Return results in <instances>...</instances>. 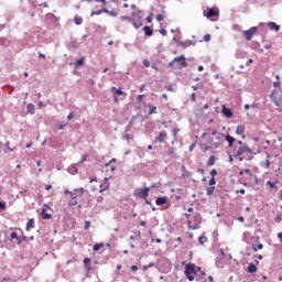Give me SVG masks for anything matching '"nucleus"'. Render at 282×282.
Returning a JSON list of instances; mask_svg holds the SVG:
<instances>
[{"label":"nucleus","mask_w":282,"mask_h":282,"mask_svg":"<svg viewBox=\"0 0 282 282\" xmlns=\"http://www.w3.org/2000/svg\"><path fill=\"white\" fill-rule=\"evenodd\" d=\"M193 274H196L195 271V264L188 263L185 265V276L188 279V281H195V276Z\"/></svg>","instance_id":"f257e3e1"},{"label":"nucleus","mask_w":282,"mask_h":282,"mask_svg":"<svg viewBox=\"0 0 282 282\" xmlns=\"http://www.w3.org/2000/svg\"><path fill=\"white\" fill-rule=\"evenodd\" d=\"M257 32H259V28L252 26L247 31H242V34H243L246 41H252V36H254V34H257Z\"/></svg>","instance_id":"f03ea898"},{"label":"nucleus","mask_w":282,"mask_h":282,"mask_svg":"<svg viewBox=\"0 0 282 282\" xmlns=\"http://www.w3.org/2000/svg\"><path fill=\"white\" fill-rule=\"evenodd\" d=\"M243 153H252V149L248 148L247 145L239 147L236 153L234 154V158H239L243 155Z\"/></svg>","instance_id":"7ed1b4c3"},{"label":"nucleus","mask_w":282,"mask_h":282,"mask_svg":"<svg viewBox=\"0 0 282 282\" xmlns=\"http://www.w3.org/2000/svg\"><path fill=\"white\" fill-rule=\"evenodd\" d=\"M135 120H138L137 116L131 117L129 123L124 128L126 133H129L133 129L135 126Z\"/></svg>","instance_id":"20e7f679"},{"label":"nucleus","mask_w":282,"mask_h":282,"mask_svg":"<svg viewBox=\"0 0 282 282\" xmlns=\"http://www.w3.org/2000/svg\"><path fill=\"white\" fill-rule=\"evenodd\" d=\"M10 241H13L17 246H21V236H19L17 231H13L10 234Z\"/></svg>","instance_id":"39448f33"},{"label":"nucleus","mask_w":282,"mask_h":282,"mask_svg":"<svg viewBox=\"0 0 282 282\" xmlns=\"http://www.w3.org/2000/svg\"><path fill=\"white\" fill-rule=\"evenodd\" d=\"M102 11H104V13L107 14L108 17H113V18H116V17H118V14H120V13L118 12V9H112L111 11H109V9L105 8V6H102Z\"/></svg>","instance_id":"423d86ee"},{"label":"nucleus","mask_w":282,"mask_h":282,"mask_svg":"<svg viewBox=\"0 0 282 282\" xmlns=\"http://www.w3.org/2000/svg\"><path fill=\"white\" fill-rule=\"evenodd\" d=\"M174 62H176V65L180 63V65H182V67H188V63H186V57L184 55L174 57Z\"/></svg>","instance_id":"0eeeda50"},{"label":"nucleus","mask_w":282,"mask_h":282,"mask_svg":"<svg viewBox=\"0 0 282 282\" xmlns=\"http://www.w3.org/2000/svg\"><path fill=\"white\" fill-rule=\"evenodd\" d=\"M149 191H151V188L144 187V188L140 189V191L137 193V195H138L139 197H141L142 199H147V197H149Z\"/></svg>","instance_id":"6e6552de"},{"label":"nucleus","mask_w":282,"mask_h":282,"mask_svg":"<svg viewBox=\"0 0 282 282\" xmlns=\"http://www.w3.org/2000/svg\"><path fill=\"white\" fill-rule=\"evenodd\" d=\"M221 113L225 118H232V109L226 107V105L223 106Z\"/></svg>","instance_id":"1a4fd4ad"},{"label":"nucleus","mask_w":282,"mask_h":282,"mask_svg":"<svg viewBox=\"0 0 282 282\" xmlns=\"http://www.w3.org/2000/svg\"><path fill=\"white\" fill-rule=\"evenodd\" d=\"M156 206H164V204H169V197L161 196L155 199Z\"/></svg>","instance_id":"9d476101"},{"label":"nucleus","mask_w":282,"mask_h":282,"mask_svg":"<svg viewBox=\"0 0 282 282\" xmlns=\"http://www.w3.org/2000/svg\"><path fill=\"white\" fill-rule=\"evenodd\" d=\"M267 26L269 30H273L274 32H279L281 30V25L276 24L275 22H268Z\"/></svg>","instance_id":"9b49d317"},{"label":"nucleus","mask_w":282,"mask_h":282,"mask_svg":"<svg viewBox=\"0 0 282 282\" xmlns=\"http://www.w3.org/2000/svg\"><path fill=\"white\" fill-rule=\"evenodd\" d=\"M197 42H193L191 40H186L185 42H178V45L186 50V47H191V45H196Z\"/></svg>","instance_id":"f8f14e48"},{"label":"nucleus","mask_w":282,"mask_h":282,"mask_svg":"<svg viewBox=\"0 0 282 282\" xmlns=\"http://www.w3.org/2000/svg\"><path fill=\"white\" fill-rule=\"evenodd\" d=\"M158 142H166V131H161L159 135L155 138Z\"/></svg>","instance_id":"ddd939ff"},{"label":"nucleus","mask_w":282,"mask_h":282,"mask_svg":"<svg viewBox=\"0 0 282 282\" xmlns=\"http://www.w3.org/2000/svg\"><path fill=\"white\" fill-rule=\"evenodd\" d=\"M226 142H228V147L232 148L235 144L236 140L235 137H231L230 134L225 135Z\"/></svg>","instance_id":"4468645a"},{"label":"nucleus","mask_w":282,"mask_h":282,"mask_svg":"<svg viewBox=\"0 0 282 282\" xmlns=\"http://www.w3.org/2000/svg\"><path fill=\"white\" fill-rule=\"evenodd\" d=\"M246 133V126L239 124L236 128V135H243Z\"/></svg>","instance_id":"2eb2a0df"},{"label":"nucleus","mask_w":282,"mask_h":282,"mask_svg":"<svg viewBox=\"0 0 282 282\" xmlns=\"http://www.w3.org/2000/svg\"><path fill=\"white\" fill-rule=\"evenodd\" d=\"M218 15L219 13L215 9H209L206 14L207 19H213L214 17H218Z\"/></svg>","instance_id":"dca6fc26"},{"label":"nucleus","mask_w":282,"mask_h":282,"mask_svg":"<svg viewBox=\"0 0 282 282\" xmlns=\"http://www.w3.org/2000/svg\"><path fill=\"white\" fill-rule=\"evenodd\" d=\"M34 228V218H31L28 223H26V227H25V230L28 232H30V230H33Z\"/></svg>","instance_id":"f3484780"},{"label":"nucleus","mask_w":282,"mask_h":282,"mask_svg":"<svg viewBox=\"0 0 282 282\" xmlns=\"http://www.w3.org/2000/svg\"><path fill=\"white\" fill-rule=\"evenodd\" d=\"M26 113H31V116H34V113H35L34 104H28Z\"/></svg>","instance_id":"a211bd4d"},{"label":"nucleus","mask_w":282,"mask_h":282,"mask_svg":"<svg viewBox=\"0 0 282 282\" xmlns=\"http://www.w3.org/2000/svg\"><path fill=\"white\" fill-rule=\"evenodd\" d=\"M247 271L250 273V274H254V272H257V264L254 263H250L247 268Z\"/></svg>","instance_id":"6ab92c4d"},{"label":"nucleus","mask_w":282,"mask_h":282,"mask_svg":"<svg viewBox=\"0 0 282 282\" xmlns=\"http://www.w3.org/2000/svg\"><path fill=\"white\" fill-rule=\"evenodd\" d=\"M131 23H132L133 28H135V30H140V28H142V20L133 19Z\"/></svg>","instance_id":"aec40b11"},{"label":"nucleus","mask_w":282,"mask_h":282,"mask_svg":"<svg viewBox=\"0 0 282 282\" xmlns=\"http://www.w3.org/2000/svg\"><path fill=\"white\" fill-rule=\"evenodd\" d=\"M79 44L78 41L74 40L68 44V50H78Z\"/></svg>","instance_id":"412c9836"},{"label":"nucleus","mask_w":282,"mask_h":282,"mask_svg":"<svg viewBox=\"0 0 282 282\" xmlns=\"http://www.w3.org/2000/svg\"><path fill=\"white\" fill-rule=\"evenodd\" d=\"M112 94H115V96H123L124 91H122V88L112 87Z\"/></svg>","instance_id":"4be33fe9"},{"label":"nucleus","mask_w":282,"mask_h":282,"mask_svg":"<svg viewBox=\"0 0 282 282\" xmlns=\"http://www.w3.org/2000/svg\"><path fill=\"white\" fill-rule=\"evenodd\" d=\"M82 65H85V56L76 61L75 68L78 69V67H82Z\"/></svg>","instance_id":"5701e85b"},{"label":"nucleus","mask_w":282,"mask_h":282,"mask_svg":"<svg viewBox=\"0 0 282 282\" xmlns=\"http://www.w3.org/2000/svg\"><path fill=\"white\" fill-rule=\"evenodd\" d=\"M140 14H142L141 10L132 12V17H133L134 20L137 19L139 21H142V15H140Z\"/></svg>","instance_id":"b1692460"},{"label":"nucleus","mask_w":282,"mask_h":282,"mask_svg":"<svg viewBox=\"0 0 282 282\" xmlns=\"http://www.w3.org/2000/svg\"><path fill=\"white\" fill-rule=\"evenodd\" d=\"M143 32L145 36H153V30H151V26H144Z\"/></svg>","instance_id":"393cba45"},{"label":"nucleus","mask_w":282,"mask_h":282,"mask_svg":"<svg viewBox=\"0 0 282 282\" xmlns=\"http://www.w3.org/2000/svg\"><path fill=\"white\" fill-rule=\"evenodd\" d=\"M214 193H215V186L210 185L209 187L206 188V195L208 197H213Z\"/></svg>","instance_id":"a878e982"},{"label":"nucleus","mask_w":282,"mask_h":282,"mask_svg":"<svg viewBox=\"0 0 282 282\" xmlns=\"http://www.w3.org/2000/svg\"><path fill=\"white\" fill-rule=\"evenodd\" d=\"M42 219H52V215L47 214V210H45V208L42 209Z\"/></svg>","instance_id":"bb28decb"},{"label":"nucleus","mask_w":282,"mask_h":282,"mask_svg":"<svg viewBox=\"0 0 282 282\" xmlns=\"http://www.w3.org/2000/svg\"><path fill=\"white\" fill-rule=\"evenodd\" d=\"M74 23H75V25H83V18L79 15H75Z\"/></svg>","instance_id":"cd10ccee"},{"label":"nucleus","mask_w":282,"mask_h":282,"mask_svg":"<svg viewBox=\"0 0 282 282\" xmlns=\"http://www.w3.org/2000/svg\"><path fill=\"white\" fill-rule=\"evenodd\" d=\"M251 249L253 252H258V250H263V243L252 245Z\"/></svg>","instance_id":"c85d7f7f"},{"label":"nucleus","mask_w":282,"mask_h":282,"mask_svg":"<svg viewBox=\"0 0 282 282\" xmlns=\"http://www.w3.org/2000/svg\"><path fill=\"white\" fill-rule=\"evenodd\" d=\"M120 21H128V23H133V18L127 17V15H121Z\"/></svg>","instance_id":"c756f323"},{"label":"nucleus","mask_w":282,"mask_h":282,"mask_svg":"<svg viewBox=\"0 0 282 282\" xmlns=\"http://www.w3.org/2000/svg\"><path fill=\"white\" fill-rule=\"evenodd\" d=\"M207 166H215V155H210L207 161Z\"/></svg>","instance_id":"7c9ffc66"},{"label":"nucleus","mask_w":282,"mask_h":282,"mask_svg":"<svg viewBox=\"0 0 282 282\" xmlns=\"http://www.w3.org/2000/svg\"><path fill=\"white\" fill-rule=\"evenodd\" d=\"M102 12H105V11H102V7H101L100 10L93 11V12L90 13V17H99V14H102Z\"/></svg>","instance_id":"2f4dec72"},{"label":"nucleus","mask_w":282,"mask_h":282,"mask_svg":"<svg viewBox=\"0 0 282 282\" xmlns=\"http://www.w3.org/2000/svg\"><path fill=\"white\" fill-rule=\"evenodd\" d=\"M206 241H208V238H207L206 236H200V237L198 238V242H199L202 246H204V243H206Z\"/></svg>","instance_id":"473e14b6"},{"label":"nucleus","mask_w":282,"mask_h":282,"mask_svg":"<svg viewBox=\"0 0 282 282\" xmlns=\"http://www.w3.org/2000/svg\"><path fill=\"white\" fill-rule=\"evenodd\" d=\"M158 113V107L150 105V111L149 115Z\"/></svg>","instance_id":"72a5a7b5"},{"label":"nucleus","mask_w":282,"mask_h":282,"mask_svg":"<svg viewBox=\"0 0 282 282\" xmlns=\"http://www.w3.org/2000/svg\"><path fill=\"white\" fill-rule=\"evenodd\" d=\"M216 265H217L218 268H224V259L217 258V259H216Z\"/></svg>","instance_id":"f704fd0d"},{"label":"nucleus","mask_w":282,"mask_h":282,"mask_svg":"<svg viewBox=\"0 0 282 282\" xmlns=\"http://www.w3.org/2000/svg\"><path fill=\"white\" fill-rule=\"evenodd\" d=\"M169 67H172V69H177L178 64H177L176 62H174V59H173V61H171V62L169 63Z\"/></svg>","instance_id":"c9c22d12"},{"label":"nucleus","mask_w":282,"mask_h":282,"mask_svg":"<svg viewBox=\"0 0 282 282\" xmlns=\"http://www.w3.org/2000/svg\"><path fill=\"white\" fill-rule=\"evenodd\" d=\"M270 99H271L272 102L276 106V102H278V100H279V98L276 97V95L271 94V95H270Z\"/></svg>","instance_id":"e433bc0d"},{"label":"nucleus","mask_w":282,"mask_h":282,"mask_svg":"<svg viewBox=\"0 0 282 282\" xmlns=\"http://www.w3.org/2000/svg\"><path fill=\"white\" fill-rule=\"evenodd\" d=\"M267 186H270V188H276V183H273L272 181H268Z\"/></svg>","instance_id":"4c0bfd02"},{"label":"nucleus","mask_w":282,"mask_h":282,"mask_svg":"<svg viewBox=\"0 0 282 282\" xmlns=\"http://www.w3.org/2000/svg\"><path fill=\"white\" fill-rule=\"evenodd\" d=\"M6 208H8V205L6 204V202L0 200V210H6Z\"/></svg>","instance_id":"58836bf2"},{"label":"nucleus","mask_w":282,"mask_h":282,"mask_svg":"<svg viewBox=\"0 0 282 282\" xmlns=\"http://www.w3.org/2000/svg\"><path fill=\"white\" fill-rule=\"evenodd\" d=\"M90 226H91V223L89 220H86L84 225V229L89 230Z\"/></svg>","instance_id":"ea45409f"},{"label":"nucleus","mask_w":282,"mask_h":282,"mask_svg":"<svg viewBox=\"0 0 282 282\" xmlns=\"http://www.w3.org/2000/svg\"><path fill=\"white\" fill-rule=\"evenodd\" d=\"M275 107H282V95H280V97L278 98Z\"/></svg>","instance_id":"a19ab883"},{"label":"nucleus","mask_w":282,"mask_h":282,"mask_svg":"<svg viewBox=\"0 0 282 282\" xmlns=\"http://www.w3.org/2000/svg\"><path fill=\"white\" fill-rule=\"evenodd\" d=\"M100 193H104V191H107V188H109V184H104V185H100Z\"/></svg>","instance_id":"79ce46f5"},{"label":"nucleus","mask_w":282,"mask_h":282,"mask_svg":"<svg viewBox=\"0 0 282 282\" xmlns=\"http://www.w3.org/2000/svg\"><path fill=\"white\" fill-rule=\"evenodd\" d=\"M208 184L209 186H215V184H217V180H215V177H212Z\"/></svg>","instance_id":"37998d69"},{"label":"nucleus","mask_w":282,"mask_h":282,"mask_svg":"<svg viewBox=\"0 0 282 282\" xmlns=\"http://www.w3.org/2000/svg\"><path fill=\"white\" fill-rule=\"evenodd\" d=\"M142 100H144V95H138L137 102H142Z\"/></svg>","instance_id":"c03bdc74"},{"label":"nucleus","mask_w":282,"mask_h":282,"mask_svg":"<svg viewBox=\"0 0 282 282\" xmlns=\"http://www.w3.org/2000/svg\"><path fill=\"white\" fill-rule=\"evenodd\" d=\"M204 41H205V43H208L210 41V34H205Z\"/></svg>","instance_id":"a18cd8bd"},{"label":"nucleus","mask_w":282,"mask_h":282,"mask_svg":"<svg viewBox=\"0 0 282 282\" xmlns=\"http://www.w3.org/2000/svg\"><path fill=\"white\" fill-rule=\"evenodd\" d=\"M113 162H116V159H111L108 163L105 164L106 169L108 166H111V164H113Z\"/></svg>","instance_id":"49530a36"},{"label":"nucleus","mask_w":282,"mask_h":282,"mask_svg":"<svg viewBox=\"0 0 282 282\" xmlns=\"http://www.w3.org/2000/svg\"><path fill=\"white\" fill-rule=\"evenodd\" d=\"M93 250H94V252H98V250H100V245L96 243V245L93 247Z\"/></svg>","instance_id":"de8ad7c7"},{"label":"nucleus","mask_w":282,"mask_h":282,"mask_svg":"<svg viewBox=\"0 0 282 282\" xmlns=\"http://www.w3.org/2000/svg\"><path fill=\"white\" fill-rule=\"evenodd\" d=\"M143 65L144 67H151V62H149V59H144Z\"/></svg>","instance_id":"09e8293b"},{"label":"nucleus","mask_w":282,"mask_h":282,"mask_svg":"<svg viewBox=\"0 0 282 282\" xmlns=\"http://www.w3.org/2000/svg\"><path fill=\"white\" fill-rule=\"evenodd\" d=\"M89 263H91V259H89V258H84V264H85V265H89Z\"/></svg>","instance_id":"8fccbe9b"},{"label":"nucleus","mask_w":282,"mask_h":282,"mask_svg":"<svg viewBox=\"0 0 282 282\" xmlns=\"http://www.w3.org/2000/svg\"><path fill=\"white\" fill-rule=\"evenodd\" d=\"M166 153L167 155H173L175 153V150L173 148H170Z\"/></svg>","instance_id":"3c124183"},{"label":"nucleus","mask_w":282,"mask_h":282,"mask_svg":"<svg viewBox=\"0 0 282 282\" xmlns=\"http://www.w3.org/2000/svg\"><path fill=\"white\" fill-rule=\"evenodd\" d=\"M246 175H249V177H252V171L250 169L245 170Z\"/></svg>","instance_id":"603ef678"},{"label":"nucleus","mask_w":282,"mask_h":282,"mask_svg":"<svg viewBox=\"0 0 282 282\" xmlns=\"http://www.w3.org/2000/svg\"><path fill=\"white\" fill-rule=\"evenodd\" d=\"M97 3H102L107 8V0H96Z\"/></svg>","instance_id":"864d4df0"},{"label":"nucleus","mask_w":282,"mask_h":282,"mask_svg":"<svg viewBox=\"0 0 282 282\" xmlns=\"http://www.w3.org/2000/svg\"><path fill=\"white\" fill-rule=\"evenodd\" d=\"M159 32L162 34V36H166L167 34L166 29H161Z\"/></svg>","instance_id":"5fc2aeb1"},{"label":"nucleus","mask_w":282,"mask_h":282,"mask_svg":"<svg viewBox=\"0 0 282 282\" xmlns=\"http://www.w3.org/2000/svg\"><path fill=\"white\" fill-rule=\"evenodd\" d=\"M4 147L9 150V151H14L13 149L10 148V141H7L4 143Z\"/></svg>","instance_id":"6e6d98bb"},{"label":"nucleus","mask_w":282,"mask_h":282,"mask_svg":"<svg viewBox=\"0 0 282 282\" xmlns=\"http://www.w3.org/2000/svg\"><path fill=\"white\" fill-rule=\"evenodd\" d=\"M195 147H197V143H192L189 145V151H195Z\"/></svg>","instance_id":"4d7b16f0"},{"label":"nucleus","mask_w":282,"mask_h":282,"mask_svg":"<svg viewBox=\"0 0 282 282\" xmlns=\"http://www.w3.org/2000/svg\"><path fill=\"white\" fill-rule=\"evenodd\" d=\"M156 21H164V17L162 14L156 15Z\"/></svg>","instance_id":"13d9d810"},{"label":"nucleus","mask_w":282,"mask_h":282,"mask_svg":"<svg viewBox=\"0 0 282 282\" xmlns=\"http://www.w3.org/2000/svg\"><path fill=\"white\" fill-rule=\"evenodd\" d=\"M70 173H73V175H75V173H78V167H72Z\"/></svg>","instance_id":"bf43d9fd"},{"label":"nucleus","mask_w":282,"mask_h":282,"mask_svg":"<svg viewBox=\"0 0 282 282\" xmlns=\"http://www.w3.org/2000/svg\"><path fill=\"white\" fill-rule=\"evenodd\" d=\"M109 166H110L111 173H113V171H116V164L111 163Z\"/></svg>","instance_id":"052dcab7"},{"label":"nucleus","mask_w":282,"mask_h":282,"mask_svg":"<svg viewBox=\"0 0 282 282\" xmlns=\"http://www.w3.org/2000/svg\"><path fill=\"white\" fill-rule=\"evenodd\" d=\"M124 140H133V137H131V134L127 133V134L124 135Z\"/></svg>","instance_id":"680f3d73"},{"label":"nucleus","mask_w":282,"mask_h":282,"mask_svg":"<svg viewBox=\"0 0 282 282\" xmlns=\"http://www.w3.org/2000/svg\"><path fill=\"white\" fill-rule=\"evenodd\" d=\"M210 175H212V177H215L216 175H217V171L214 169V170H212L210 171Z\"/></svg>","instance_id":"e2e57ef3"},{"label":"nucleus","mask_w":282,"mask_h":282,"mask_svg":"<svg viewBox=\"0 0 282 282\" xmlns=\"http://www.w3.org/2000/svg\"><path fill=\"white\" fill-rule=\"evenodd\" d=\"M20 239H21V243H22L23 241H29V238H28L26 236H22V237H20Z\"/></svg>","instance_id":"0e129e2a"},{"label":"nucleus","mask_w":282,"mask_h":282,"mask_svg":"<svg viewBox=\"0 0 282 282\" xmlns=\"http://www.w3.org/2000/svg\"><path fill=\"white\" fill-rule=\"evenodd\" d=\"M75 113L74 112H69V115L67 116V120H72V118H74Z\"/></svg>","instance_id":"69168bd1"},{"label":"nucleus","mask_w":282,"mask_h":282,"mask_svg":"<svg viewBox=\"0 0 282 282\" xmlns=\"http://www.w3.org/2000/svg\"><path fill=\"white\" fill-rule=\"evenodd\" d=\"M144 87H147V85L142 84L140 87H139V91H144Z\"/></svg>","instance_id":"338daca9"},{"label":"nucleus","mask_w":282,"mask_h":282,"mask_svg":"<svg viewBox=\"0 0 282 282\" xmlns=\"http://www.w3.org/2000/svg\"><path fill=\"white\" fill-rule=\"evenodd\" d=\"M197 173H199L200 175H204L205 174L204 169H197Z\"/></svg>","instance_id":"774afa93"}]
</instances>
